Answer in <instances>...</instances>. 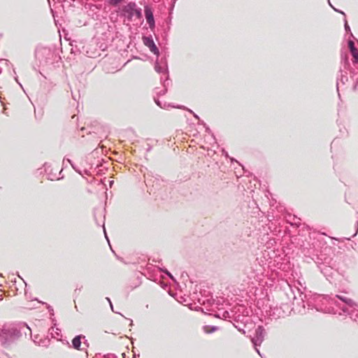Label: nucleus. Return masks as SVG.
Here are the masks:
<instances>
[{
	"label": "nucleus",
	"mask_w": 358,
	"mask_h": 358,
	"mask_svg": "<svg viewBox=\"0 0 358 358\" xmlns=\"http://www.w3.org/2000/svg\"><path fill=\"white\" fill-rule=\"evenodd\" d=\"M288 286L289 287L291 295L294 300L293 305H301V309L296 308V310L299 313L305 312L306 301L304 300V298L306 297V294H303L299 288H296L295 290H294L291 285H288ZM287 294L289 298L291 297V296H289L288 293Z\"/></svg>",
	"instance_id": "2"
},
{
	"label": "nucleus",
	"mask_w": 358,
	"mask_h": 358,
	"mask_svg": "<svg viewBox=\"0 0 358 358\" xmlns=\"http://www.w3.org/2000/svg\"><path fill=\"white\" fill-rule=\"evenodd\" d=\"M123 11L127 14V17L131 20L134 17L137 19H140L141 17V10L140 8H136V4L134 2H129L124 7Z\"/></svg>",
	"instance_id": "4"
},
{
	"label": "nucleus",
	"mask_w": 358,
	"mask_h": 358,
	"mask_svg": "<svg viewBox=\"0 0 358 358\" xmlns=\"http://www.w3.org/2000/svg\"><path fill=\"white\" fill-rule=\"evenodd\" d=\"M318 301L322 302V304H324V301H325L327 302L330 306L334 305L337 309L335 310L334 307L333 306L323 308L322 306H320L317 303L313 304L311 301H309L306 302L308 308L313 309L315 308L317 311H324L336 314L338 313V312H341V306H346V307L353 308L354 306H356V303L352 299L340 295H336L333 298L321 296L315 297V302L317 303Z\"/></svg>",
	"instance_id": "1"
},
{
	"label": "nucleus",
	"mask_w": 358,
	"mask_h": 358,
	"mask_svg": "<svg viewBox=\"0 0 358 358\" xmlns=\"http://www.w3.org/2000/svg\"><path fill=\"white\" fill-rule=\"evenodd\" d=\"M329 5H330V6H331L334 9V10H336V12H338V13H341V14H343V15H345L344 12H343V11H341V10H338L336 9L335 8H334V7L331 6V4L330 3V2H329Z\"/></svg>",
	"instance_id": "15"
},
{
	"label": "nucleus",
	"mask_w": 358,
	"mask_h": 358,
	"mask_svg": "<svg viewBox=\"0 0 358 358\" xmlns=\"http://www.w3.org/2000/svg\"><path fill=\"white\" fill-rule=\"evenodd\" d=\"M217 329V328L215 327H212V326H205L204 327V331L207 334L213 333V332L215 331Z\"/></svg>",
	"instance_id": "11"
},
{
	"label": "nucleus",
	"mask_w": 358,
	"mask_h": 358,
	"mask_svg": "<svg viewBox=\"0 0 358 358\" xmlns=\"http://www.w3.org/2000/svg\"><path fill=\"white\" fill-rule=\"evenodd\" d=\"M345 29L347 32H350V28L346 20H345Z\"/></svg>",
	"instance_id": "14"
},
{
	"label": "nucleus",
	"mask_w": 358,
	"mask_h": 358,
	"mask_svg": "<svg viewBox=\"0 0 358 358\" xmlns=\"http://www.w3.org/2000/svg\"><path fill=\"white\" fill-rule=\"evenodd\" d=\"M358 232V226L356 227V230H355V233L352 236V237H354L357 235Z\"/></svg>",
	"instance_id": "16"
},
{
	"label": "nucleus",
	"mask_w": 358,
	"mask_h": 358,
	"mask_svg": "<svg viewBox=\"0 0 358 358\" xmlns=\"http://www.w3.org/2000/svg\"><path fill=\"white\" fill-rule=\"evenodd\" d=\"M343 240L350 241V238H343Z\"/></svg>",
	"instance_id": "18"
},
{
	"label": "nucleus",
	"mask_w": 358,
	"mask_h": 358,
	"mask_svg": "<svg viewBox=\"0 0 358 358\" xmlns=\"http://www.w3.org/2000/svg\"><path fill=\"white\" fill-rule=\"evenodd\" d=\"M248 189H250L251 196L255 201V190H259L260 182L252 173L248 172Z\"/></svg>",
	"instance_id": "5"
},
{
	"label": "nucleus",
	"mask_w": 358,
	"mask_h": 358,
	"mask_svg": "<svg viewBox=\"0 0 358 358\" xmlns=\"http://www.w3.org/2000/svg\"><path fill=\"white\" fill-rule=\"evenodd\" d=\"M145 18L147 20L148 23L150 24V27L154 26L155 20L152 15V12L150 8H145Z\"/></svg>",
	"instance_id": "8"
},
{
	"label": "nucleus",
	"mask_w": 358,
	"mask_h": 358,
	"mask_svg": "<svg viewBox=\"0 0 358 358\" xmlns=\"http://www.w3.org/2000/svg\"><path fill=\"white\" fill-rule=\"evenodd\" d=\"M265 329L262 326H258V327L255 329V334L253 336H250L251 337V342L253 344V346L256 350V352L262 356L260 354L259 350H258L257 347L260 346L262 342L264 340L265 337Z\"/></svg>",
	"instance_id": "3"
},
{
	"label": "nucleus",
	"mask_w": 358,
	"mask_h": 358,
	"mask_svg": "<svg viewBox=\"0 0 358 358\" xmlns=\"http://www.w3.org/2000/svg\"><path fill=\"white\" fill-rule=\"evenodd\" d=\"M357 306V304L353 308L346 307V306H341V312H338V314L341 315H349L352 320L356 321L358 319V309L356 308Z\"/></svg>",
	"instance_id": "6"
},
{
	"label": "nucleus",
	"mask_w": 358,
	"mask_h": 358,
	"mask_svg": "<svg viewBox=\"0 0 358 358\" xmlns=\"http://www.w3.org/2000/svg\"><path fill=\"white\" fill-rule=\"evenodd\" d=\"M357 223H358V221H357Z\"/></svg>",
	"instance_id": "19"
},
{
	"label": "nucleus",
	"mask_w": 358,
	"mask_h": 358,
	"mask_svg": "<svg viewBox=\"0 0 358 358\" xmlns=\"http://www.w3.org/2000/svg\"><path fill=\"white\" fill-rule=\"evenodd\" d=\"M143 41L144 45L148 46L152 52H156L157 49L151 38L145 36L143 38Z\"/></svg>",
	"instance_id": "7"
},
{
	"label": "nucleus",
	"mask_w": 358,
	"mask_h": 358,
	"mask_svg": "<svg viewBox=\"0 0 358 358\" xmlns=\"http://www.w3.org/2000/svg\"><path fill=\"white\" fill-rule=\"evenodd\" d=\"M358 88V81L356 83L355 87H354V89L356 90Z\"/></svg>",
	"instance_id": "17"
},
{
	"label": "nucleus",
	"mask_w": 358,
	"mask_h": 358,
	"mask_svg": "<svg viewBox=\"0 0 358 358\" xmlns=\"http://www.w3.org/2000/svg\"><path fill=\"white\" fill-rule=\"evenodd\" d=\"M81 336H78L75 337L72 341L73 346L76 350H80V347L81 345V341H80Z\"/></svg>",
	"instance_id": "9"
},
{
	"label": "nucleus",
	"mask_w": 358,
	"mask_h": 358,
	"mask_svg": "<svg viewBox=\"0 0 358 358\" xmlns=\"http://www.w3.org/2000/svg\"><path fill=\"white\" fill-rule=\"evenodd\" d=\"M348 47H349L350 52L354 50L356 48V47L355 45V43L352 40L348 41Z\"/></svg>",
	"instance_id": "12"
},
{
	"label": "nucleus",
	"mask_w": 358,
	"mask_h": 358,
	"mask_svg": "<svg viewBox=\"0 0 358 358\" xmlns=\"http://www.w3.org/2000/svg\"><path fill=\"white\" fill-rule=\"evenodd\" d=\"M351 55L353 57V63L358 64V50L355 48L354 50L351 51Z\"/></svg>",
	"instance_id": "10"
},
{
	"label": "nucleus",
	"mask_w": 358,
	"mask_h": 358,
	"mask_svg": "<svg viewBox=\"0 0 358 358\" xmlns=\"http://www.w3.org/2000/svg\"><path fill=\"white\" fill-rule=\"evenodd\" d=\"M123 0H108V3L113 6H117L121 3Z\"/></svg>",
	"instance_id": "13"
}]
</instances>
